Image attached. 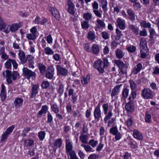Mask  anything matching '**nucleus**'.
<instances>
[{
	"instance_id": "nucleus-1",
	"label": "nucleus",
	"mask_w": 159,
	"mask_h": 159,
	"mask_svg": "<svg viewBox=\"0 0 159 159\" xmlns=\"http://www.w3.org/2000/svg\"><path fill=\"white\" fill-rule=\"evenodd\" d=\"M98 59L95 61L93 64L94 67L97 69L100 74H102L104 72V69L109 65V62L106 58Z\"/></svg>"
},
{
	"instance_id": "nucleus-2",
	"label": "nucleus",
	"mask_w": 159,
	"mask_h": 159,
	"mask_svg": "<svg viewBox=\"0 0 159 159\" xmlns=\"http://www.w3.org/2000/svg\"><path fill=\"white\" fill-rule=\"evenodd\" d=\"M6 75L4 72H3V75L6 77L7 81L8 84H11L12 83V81L11 77L12 76V79L14 80H16L18 77L19 75V73L16 71L12 72L9 70H6L5 71Z\"/></svg>"
},
{
	"instance_id": "nucleus-3",
	"label": "nucleus",
	"mask_w": 159,
	"mask_h": 159,
	"mask_svg": "<svg viewBox=\"0 0 159 159\" xmlns=\"http://www.w3.org/2000/svg\"><path fill=\"white\" fill-rule=\"evenodd\" d=\"M115 63L120 69L119 75L122 77H126L127 68V65L124 63L123 61L119 60L115 61Z\"/></svg>"
},
{
	"instance_id": "nucleus-4",
	"label": "nucleus",
	"mask_w": 159,
	"mask_h": 159,
	"mask_svg": "<svg viewBox=\"0 0 159 159\" xmlns=\"http://www.w3.org/2000/svg\"><path fill=\"white\" fill-rule=\"evenodd\" d=\"M115 63L120 69L119 75L122 77H126L127 68V65L124 63L123 61L119 60L115 61Z\"/></svg>"
},
{
	"instance_id": "nucleus-5",
	"label": "nucleus",
	"mask_w": 159,
	"mask_h": 159,
	"mask_svg": "<svg viewBox=\"0 0 159 159\" xmlns=\"http://www.w3.org/2000/svg\"><path fill=\"white\" fill-rule=\"evenodd\" d=\"M141 57L145 58L148 55V49L147 45V42L144 39H142L140 42Z\"/></svg>"
},
{
	"instance_id": "nucleus-6",
	"label": "nucleus",
	"mask_w": 159,
	"mask_h": 159,
	"mask_svg": "<svg viewBox=\"0 0 159 159\" xmlns=\"http://www.w3.org/2000/svg\"><path fill=\"white\" fill-rule=\"evenodd\" d=\"M102 107L104 111V113L105 115H106L104 118V121L105 123L107 122L108 120L110 119L112 116L113 114L111 111H109L107 113V111L108 109V105L107 103H105L103 104Z\"/></svg>"
},
{
	"instance_id": "nucleus-7",
	"label": "nucleus",
	"mask_w": 159,
	"mask_h": 159,
	"mask_svg": "<svg viewBox=\"0 0 159 159\" xmlns=\"http://www.w3.org/2000/svg\"><path fill=\"white\" fill-rule=\"evenodd\" d=\"M141 95L145 99H152L153 98V92L149 89L145 88L142 90Z\"/></svg>"
},
{
	"instance_id": "nucleus-8",
	"label": "nucleus",
	"mask_w": 159,
	"mask_h": 159,
	"mask_svg": "<svg viewBox=\"0 0 159 159\" xmlns=\"http://www.w3.org/2000/svg\"><path fill=\"white\" fill-rule=\"evenodd\" d=\"M101 112L100 108V105L99 103L95 108L93 115L94 119L97 122H98L100 119H102Z\"/></svg>"
},
{
	"instance_id": "nucleus-9",
	"label": "nucleus",
	"mask_w": 159,
	"mask_h": 159,
	"mask_svg": "<svg viewBox=\"0 0 159 159\" xmlns=\"http://www.w3.org/2000/svg\"><path fill=\"white\" fill-rule=\"evenodd\" d=\"M23 75L25 76L28 79L31 77H35L36 74L34 72L32 71L26 67H24L23 69Z\"/></svg>"
},
{
	"instance_id": "nucleus-10",
	"label": "nucleus",
	"mask_w": 159,
	"mask_h": 159,
	"mask_svg": "<svg viewBox=\"0 0 159 159\" xmlns=\"http://www.w3.org/2000/svg\"><path fill=\"white\" fill-rule=\"evenodd\" d=\"M67 5L68 6L67 11L71 15L74 16L76 11L75 5L71 0H68Z\"/></svg>"
},
{
	"instance_id": "nucleus-11",
	"label": "nucleus",
	"mask_w": 159,
	"mask_h": 159,
	"mask_svg": "<svg viewBox=\"0 0 159 159\" xmlns=\"http://www.w3.org/2000/svg\"><path fill=\"white\" fill-rule=\"evenodd\" d=\"M54 69L52 66H49L47 69V72L46 74V77L49 79H51L53 77Z\"/></svg>"
},
{
	"instance_id": "nucleus-12",
	"label": "nucleus",
	"mask_w": 159,
	"mask_h": 159,
	"mask_svg": "<svg viewBox=\"0 0 159 159\" xmlns=\"http://www.w3.org/2000/svg\"><path fill=\"white\" fill-rule=\"evenodd\" d=\"M66 152L68 155V153H70L72 151H74V150H72V144L69 139H66Z\"/></svg>"
},
{
	"instance_id": "nucleus-13",
	"label": "nucleus",
	"mask_w": 159,
	"mask_h": 159,
	"mask_svg": "<svg viewBox=\"0 0 159 159\" xmlns=\"http://www.w3.org/2000/svg\"><path fill=\"white\" fill-rule=\"evenodd\" d=\"M56 68L57 74L63 76H66L67 74L68 71L66 69L62 67L61 66L57 65Z\"/></svg>"
},
{
	"instance_id": "nucleus-14",
	"label": "nucleus",
	"mask_w": 159,
	"mask_h": 159,
	"mask_svg": "<svg viewBox=\"0 0 159 159\" xmlns=\"http://www.w3.org/2000/svg\"><path fill=\"white\" fill-rule=\"evenodd\" d=\"M74 90L71 88L70 89L68 90V96H71L72 99L71 101L73 104L75 103L78 98V95H76L75 93H74Z\"/></svg>"
},
{
	"instance_id": "nucleus-15",
	"label": "nucleus",
	"mask_w": 159,
	"mask_h": 159,
	"mask_svg": "<svg viewBox=\"0 0 159 159\" xmlns=\"http://www.w3.org/2000/svg\"><path fill=\"white\" fill-rule=\"evenodd\" d=\"M49 10L57 19V20L60 19V16L59 12L56 8L53 7H50L49 8Z\"/></svg>"
},
{
	"instance_id": "nucleus-16",
	"label": "nucleus",
	"mask_w": 159,
	"mask_h": 159,
	"mask_svg": "<svg viewBox=\"0 0 159 159\" xmlns=\"http://www.w3.org/2000/svg\"><path fill=\"white\" fill-rule=\"evenodd\" d=\"M117 22L118 26L122 30H125V21L124 20L118 18L117 20Z\"/></svg>"
},
{
	"instance_id": "nucleus-17",
	"label": "nucleus",
	"mask_w": 159,
	"mask_h": 159,
	"mask_svg": "<svg viewBox=\"0 0 159 159\" xmlns=\"http://www.w3.org/2000/svg\"><path fill=\"white\" fill-rule=\"evenodd\" d=\"M130 101L127 103L125 105V110L128 112H133L134 111V107L133 103Z\"/></svg>"
},
{
	"instance_id": "nucleus-18",
	"label": "nucleus",
	"mask_w": 159,
	"mask_h": 159,
	"mask_svg": "<svg viewBox=\"0 0 159 159\" xmlns=\"http://www.w3.org/2000/svg\"><path fill=\"white\" fill-rule=\"evenodd\" d=\"M122 84H120L116 86L112 90L111 96L112 97L116 96L118 94L120 91V89L122 86Z\"/></svg>"
},
{
	"instance_id": "nucleus-19",
	"label": "nucleus",
	"mask_w": 159,
	"mask_h": 159,
	"mask_svg": "<svg viewBox=\"0 0 159 159\" xmlns=\"http://www.w3.org/2000/svg\"><path fill=\"white\" fill-rule=\"evenodd\" d=\"M97 22L98 25H97L95 26V30L97 31L101 27L104 28L105 27L106 25L104 22L102 20L98 19L97 20Z\"/></svg>"
},
{
	"instance_id": "nucleus-20",
	"label": "nucleus",
	"mask_w": 159,
	"mask_h": 159,
	"mask_svg": "<svg viewBox=\"0 0 159 159\" xmlns=\"http://www.w3.org/2000/svg\"><path fill=\"white\" fill-rule=\"evenodd\" d=\"M23 100L22 98H17L14 100V104L16 108H19L23 103Z\"/></svg>"
},
{
	"instance_id": "nucleus-21",
	"label": "nucleus",
	"mask_w": 159,
	"mask_h": 159,
	"mask_svg": "<svg viewBox=\"0 0 159 159\" xmlns=\"http://www.w3.org/2000/svg\"><path fill=\"white\" fill-rule=\"evenodd\" d=\"M48 110V107L47 105H45L42 106L41 110L39 111L37 115V117L39 118L41 117L43 114H45L46 113Z\"/></svg>"
},
{
	"instance_id": "nucleus-22",
	"label": "nucleus",
	"mask_w": 159,
	"mask_h": 159,
	"mask_svg": "<svg viewBox=\"0 0 159 159\" xmlns=\"http://www.w3.org/2000/svg\"><path fill=\"white\" fill-rule=\"evenodd\" d=\"M2 89L1 93L2 95L1 100L2 101H4L7 98V95L6 92V87L3 84H1Z\"/></svg>"
},
{
	"instance_id": "nucleus-23",
	"label": "nucleus",
	"mask_w": 159,
	"mask_h": 159,
	"mask_svg": "<svg viewBox=\"0 0 159 159\" xmlns=\"http://www.w3.org/2000/svg\"><path fill=\"white\" fill-rule=\"evenodd\" d=\"M133 135L134 138L139 140H142L143 139V137L142 134L137 129H135L134 130Z\"/></svg>"
},
{
	"instance_id": "nucleus-24",
	"label": "nucleus",
	"mask_w": 159,
	"mask_h": 159,
	"mask_svg": "<svg viewBox=\"0 0 159 159\" xmlns=\"http://www.w3.org/2000/svg\"><path fill=\"white\" fill-rule=\"evenodd\" d=\"M62 144V140L60 138L58 139L55 140L54 143V146H53V150L55 152L58 148L61 147Z\"/></svg>"
},
{
	"instance_id": "nucleus-25",
	"label": "nucleus",
	"mask_w": 159,
	"mask_h": 159,
	"mask_svg": "<svg viewBox=\"0 0 159 159\" xmlns=\"http://www.w3.org/2000/svg\"><path fill=\"white\" fill-rule=\"evenodd\" d=\"M21 25L20 23H19L18 24L15 23L13 24L10 26L11 31L12 32H15L21 26Z\"/></svg>"
},
{
	"instance_id": "nucleus-26",
	"label": "nucleus",
	"mask_w": 159,
	"mask_h": 159,
	"mask_svg": "<svg viewBox=\"0 0 159 159\" xmlns=\"http://www.w3.org/2000/svg\"><path fill=\"white\" fill-rule=\"evenodd\" d=\"M143 68L142 65L141 63H138L136 66H135L134 69L132 71V74H136L139 72Z\"/></svg>"
},
{
	"instance_id": "nucleus-27",
	"label": "nucleus",
	"mask_w": 159,
	"mask_h": 159,
	"mask_svg": "<svg viewBox=\"0 0 159 159\" xmlns=\"http://www.w3.org/2000/svg\"><path fill=\"white\" fill-rule=\"evenodd\" d=\"M90 76L88 74L86 77H82L81 79V81L83 85H86L88 84L90 81Z\"/></svg>"
},
{
	"instance_id": "nucleus-28",
	"label": "nucleus",
	"mask_w": 159,
	"mask_h": 159,
	"mask_svg": "<svg viewBox=\"0 0 159 159\" xmlns=\"http://www.w3.org/2000/svg\"><path fill=\"white\" fill-rule=\"evenodd\" d=\"M51 109L52 111L55 114L58 113L59 111V107L55 103L51 104Z\"/></svg>"
},
{
	"instance_id": "nucleus-29",
	"label": "nucleus",
	"mask_w": 159,
	"mask_h": 159,
	"mask_svg": "<svg viewBox=\"0 0 159 159\" xmlns=\"http://www.w3.org/2000/svg\"><path fill=\"white\" fill-rule=\"evenodd\" d=\"M39 87V85H35L33 86L32 90L31 98L35 97L36 95L38 93Z\"/></svg>"
},
{
	"instance_id": "nucleus-30",
	"label": "nucleus",
	"mask_w": 159,
	"mask_h": 159,
	"mask_svg": "<svg viewBox=\"0 0 159 159\" xmlns=\"http://www.w3.org/2000/svg\"><path fill=\"white\" fill-rule=\"evenodd\" d=\"M88 137L87 135L81 133L80 136V140L81 141L82 143H88Z\"/></svg>"
},
{
	"instance_id": "nucleus-31",
	"label": "nucleus",
	"mask_w": 159,
	"mask_h": 159,
	"mask_svg": "<svg viewBox=\"0 0 159 159\" xmlns=\"http://www.w3.org/2000/svg\"><path fill=\"white\" fill-rule=\"evenodd\" d=\"M34 142L33 140L31 139H27L25 140L24 143V147H30L33 146L34 144Z\"/></svg>"
},
{
	"instance_id": "nucleus-32",
	"label": "nucleus",
	"mask_w": 159,
	"mask_h": 159,
	"mask_svg": "<svg viewBox=\"0 0 159 159\" xmlns=\"http://www.w3.org/2000/svg\"><path fill=\"white\" fill-rule=\"evenodd\" d=\"M127 12L129 16V19L132 20H134L135 19V13L131 9H128Z\"/></svg>"
},
{
	"instance_id": "nucleus-33",
	"label": "nucleus",
	"mask_w": 159,
	"mask_h": 159,
	"mask_svg": "<svg viewBox=\"0 0 159 159\" xmlns=\"http://www.w3.org/2000/svg\"><path fill=\"white\" fill-rule=\"evenodd\" d=\"M38 66L40 73L41 74L44 73L46 70V66L42 63H38Z\"/></svg>"
},
{
	"instance_id": "nucleus-34",
	"label": "nucleus",
	"mask_w": 159,
	"mask_h": 159,
	"mask_svg": "<svg viewBox=\"0 0 159 159\" xmlns=\"http://www.w3.org/2000/svg\"><path fill=\"white\" fill-rule=\"evenodd\" d=\"M115 53L117 57L121 59L123 57L124 54L121 49L118 48L115 51Z\"/></svg>"
},
{
	"instance_id": "nucleus-35",
	"label": "nucleus",
	"mask_w": 159,
	"mask_h": 159,
	"mask_svg": "<svg viewBox=\"0 0 159 159\" xmlns=\"http://www.w3.org/2000/svg\"><path fill=\"white\" fill-rule=\"evenodd\" d=\"M116 35L115 37V39L117 40H119L121 37L122 35V32L118 28H117L116 30Z\"/></svg>"
},
{
	"instance_id": "nucleus-36",
	"label": "nucleus",
	"mask_w": 159,
	"mask_h": 159,
	"mask_svg": "<svg viewBox=\"0 0 159 159\" xmlns=\"http://www.w3.org/2000/svg\"><path fill=\"white\" fill-rule=\"evenodd\" d=\"M129 29L134 32L135 34H138L139 32V28L137 26L133 25H129Z\"/></svg>"
},
{
	"instance_id": "nucleus-37",
	"label": "nucleus",
	"mask_w": 159,
	"mask_h": 159,
	"mask_svg": "<svg viewBox=\"0 0 159 159\" xmlns=\"http://www.w3.org/2000/svg\"><path fill=\"white\" fill-rule=\"evenodd\" d=\"M58 93L61 95L63 93L64 90V85L61 82H59L58 83Z\"/></svg>"
},
{
	"instance_id": "nucleus-38",
	"label": "nucleus",
	"mask_w": 159,
	"mask_h": 159,
	"mask_svg": "<svg viewBox=\"0 0 159 159\" xmlns=\"http://www.w3.org/2000/svg\"><path fill=\"white\" fill-rule=\"evenodd\" d=\"M83 17L86 21H89L92 19V14L89 12L84 13Z\"/></svg>"
},
{
	"instance_id": "nucleus-39",
	"label": "nucleus",
	"mask_w": 159,
	"mask_h": 159,
	"mask_svg": "<svg viewBox=\"0 0 159 159\" xmlns=\"http://www.w3.org/2000/svg\"><path fill=\"white\" fill-rule=\"evenodd\" d=\"M100 2L102 6V8L104 11L106 12L107 10V3L106 0H100Z\"/></svg>"
},
{
	"instance_id": "nucleus-40",
	"label": "nucleus",
	"mask_w": 159,
	"mask_h": 159,
	"mask_svg": "<svg viewBox=\"0 0 159 159\" xmlns=\"http://www.w3.org/2000/svg\"><path fill=\"white\" fill-rule=\"evenodd\" d=\"M129 89L127 88H124L122 92V96L123 98H125L128 96Z\"/></svg>"
},
{
	"instance_id": "nucleus-41",
	"label": "nucleus",
	"mask_w": 159,
	"mask_h": 159,
	"mask_svg": "<svg viewBox=\"0 0 159 159\" xmlns=\"http://www.w3.org/2000/svg\"><path fill=\"white\" fill-rule=\"evenodd\" d=\"M140 24L142 27L145 28H149L151 26V24L149 23H147L144 20H143L140 22Z\"/></svg>"
},
{
	"instance_id": "nucleus-42",
	"label": "nucleus",
	"mask_w": 159,
	"mask_h": 159,
	"mask_svg": "<svg viewBox=\"0 0 159 159\" xmlns=\"http://www.w3.org/2000/svg\"><path fill=\"white\" fill-rule=\"evenodd\" d=\"M151 120V116L150 114H149L148 111L145 112V121L146 123H150Z\"/></svg>"
},
{
	"instance_id": "nucleus-43",
	"label": "nucleus",
	"mask_w": 159,
	"mask_h": 159,
	"mask_svg": "<svg viewBox=\"0 0 159 159\" xmlns=\"http://www.w3.org/2000/svg\"><path fill=\"white\" fill-rule=\"evenodd\" d=\"M81 25L82 28L84 29H88L89 27L88 21H87L84 20L82 21Z\"/></svg>"
},
{
	"instance_id": "nucleus-44",
	"label": "nucleus",
	"mask_w": 159,
	"mask_h": 159,
	"mask_svg": "<svg viewBox=\"0 0 159 159\" xmlns=\"http://www.w3.org/2000/svg\"><path fill=\"white\" fill-rule=\"evenodd\" d=\"M95 38V34L93 32L90 31L88 33V39L91 40H94Z\"/></svg>"
},
{
	"instance_id": "nucleus-45",
	"label": "nucleus",
	"mask_w": 159,
	"mask_h": 159,
	"mask_svg": "<svg viewBox=\"0 0 159 159\" xmlns=\"http://www.w3.org/2000/svg\"><path fill=\"white\" fill-rule=\"evenodd\" d=\"M31 128L30 127H27L25 128L22 131L21 134L23 137H25L27 133H28L30 130Z\"/></svg>"
},
{
	"instance_id": "nucleus-46",
	"label": "nucleus",
	"mask_w": 159,
	"mask_h": 159,
	"mask_svg": "<svg viewBox=\"0 0 159 159\" xmlns=\"http://www.w3.org/2000/svg\"><path fill=\"white\" fill-rule=\"evenodd\" d=\"M11 59H9L4 64L5 67L7 69H11Z\"/></svg>"
},
{
	"instance_id": "nucleus-47",
	"label": "nucleus",
	"mask_w": 159,
	"mask_h": 159,
	"mask_svg": "<svg viewBox=\"0 0 159 159\" xmlns=\"http://www.w3.org/2000/svg\"><path fill=\"white\" fill-rule=\"evenodd\" d=\"M149 30L150 33L149 37L151 39H152L156 34V32L154 29L151 27L149 28Z\"/></svg>"
},
{
	"instance_id": "nucleus-48",
	"label": "nucleus",
	"mask_w": 159,
	"mask_h": 159,
	"mask_svg": "<svg viewBox=\"0 0 159 159\" xmlns=\"http://www.w3.org/2000/svg\"><path fill=\"white\" fill-rule=\"evenodd\" d=\"M45 134V133L44 131H41L39 133L38 136L40 140L42 141L43 139Z\"/></svg>"
},
{
	"instance_id": "nucleus-49",
	"label": "nucleus",
	"mask_w": 159,
	"mask_h": 159,
	"mask_svg": "<svg viewBox=\"0 0 159 159\" xmlns=\"http://www.w3.org/2000/svg\"><path fill=\"white\" fill-rule=\"evenodd\" d=\"M15 127V126L14 125H13L11 126L6 129L5 132L9 135L12 132L13 130L14 129Z\"/></svg>"
},
{
	"instance_id": "nucleus-50",
	"label": "nucleus",
	"mask_w": 159,
	"mask_h": 159,
	"mask_svg": "<svg viewBox=\"0 0 159 159\" xmlns=\"http://www.w3.org/2000/svg\"><path fill=\"white\" fill-rule=\"evenodd\" d=\"M28 59H31V61H30V63L29 65V67L30 68H34V66L33 64L34 62L33 60L34 58V57L31 56L30 55L28 56Z\"/></svg>"
},
{
	"instance_id": "nucleus-51",
	"label": "nucleus",
	"mask_w": 159,
	"mask_h": 159,
	"mask_svg": "<svg viewBox=\"0 0 159 159\" xmlns=\"http://www.w3.org/2000/svg\"><path fill=\"white\" fill-rule=\"evenodd\" d=\"M88 143L93 148H94L98 144V142L97 141H95L94 139H92L89 141Z\"/></svg>"
},
{
	"instance_id": "nucleus-52",
	"label": "nucleus",
	"mask_w": 159,
	"mask_h": 159,
	"mask_svg": "<svg viewBox=\"0 0 159 159\" xmlns=\"http://www.w3.org/2000/svg\"><path fill=\"white\" fill-rule=\"evenodd\" d=\"M93 51L94 53L96 54L99 52V47L96 44H93Z\"/></svg>"
},
{
	"instance_id": "nucleus-53",
	"label": "nucleus",
	"mask_w": 159,
	"mask_h": 159,
	"mask_svg": "<svg viewBox=\"0 0 159 159\" xmlns=\"http://www.w3.org/2000/svg\"><path fill=\"white\" fill-rule=\"evenodd\" d=\"M102 37L105 39H107L109 38L110 34L106 31H103L102 33Z\"/></svg>"
},
{
	"instance_id": "nucleus-54",
	"label": "nucleus",
	"mask_w": 159,
	"mask_h": 159,
	"mask_svg": "<svg viewBox=\"0 0 159 159\" xmlns=\"http://www.w3.org/2000/svg\"><path fill=\"white\" fill-rule=\"evenodd\" d=\"M136 97V93L135 92L132 90L131 93V94L129 98V99L130 101H132Z\"/></svg>"
},
{
	"instance_id": "nucleus-55",
	"label": "nucleus",
	"mask_w": 159,
	"mask_h": 159,
	"mask_svg": "<svg viewBox=\"0 0 159 159\" xmlns=\"http://www.w3.org/2000/svg\"><path fill=\"white\" fill-rule=\"evenodd\" d=\"M45 51V53L48 55H52L54 53L53 51L49 47H46Z\"/></svg>"
},
{
	"instance_id": "nucleus-56",
	"label": "nucleus",
	"mask_w": 159,
	"mask_h": 159,
	"mask_svg": "<svg viewBox=\"0 0 159 159\" xmlns=\"http://www.w3.org/2000/svg\"><path fill=\"white\" fill-rule=\"evenodd\" d=\"M113 135L115 136V139L116 140H120L122 137V134L119 132L118 130Z\"/></svg>"
},
{
	"instance_id": "nucleus-57",
	"label": "nucleus",
	"mask_w": 159,
	"mask_h": 159,
	"mask_svg": "<svg viewBox=\"0 0 159 159\" xmlns=\"http://www.w3.org/2000/svg\"><path fill=\"white\" fill-rule=\"evenodd\" d=\"M26 37L29 39L34 40L36 38V34L31 33L28 34Z\"/></svg>"
},
{
	"instance_id": "nucleus-58",
	"label": "nucleus",
	"mask_w": 159,
	"mask_h": 159,
	"mask_svg": "<svg viewBox=\"0 0 159 159\" xmlns=\"http://www.w3.org/2000/svg\"><path fill=\"white\" fill-rule=\"evenodd\" d=\"M118 131L117 128L116 126H115L111 128L110 130V133L112 135H114Z\"/></svg>"
},
{
	"instance_id": "nucleus-59",
	"label": "nucleus",
	"mask_w": 159,
	"mask_h": 159,
	"mask_svg": "<svg viewBox=\"0 0 159 159\" xmlns=\"http://www.w3.org/2000/svg\"><path fill=\"white\" fill-rule=\"evenodd\" d=\"M68 155L70 156L71 159H78L75 151H72L70 153H68Z\"/></svg>"
},
{
	"instance_id": "nucleus-60",
	"label": "nucleus",
	"mask_w": 159,
	"mask_h": 159,
	"mask_svg": "<svg viewBox=\"0 0 159 159\" xmlns=\"http://www.w3.org/2000/svg\"><path fill=\"white\" fill-rule=\"evenodd\" d=\"M49 86V83L47 81H44L42 84V87L43 89H46Z\"/></svg>"
},
{
	"instance_id": "nucleus-61",
	"label": "nucleus",
	"mask_w": 159,
	"mask_h": 159,
	"mask_svg": "<svg viewBox=\"0 0 159 159\" xmlns=\"http://www.w3.org/2000/svg\"><path fill=\"white\" fill-rule=\"evenodd\" d=\"M129 82L130 84V87L132 90H134L136 88V84L134 81L130 80Z\"/></svg>"
},
{
	"instance_id": "nucleus-62",
	"label": "nucleus",
	"mask_w": 159,
	"mask_h": 159,
	"mask_svg": "<svg viewBox=\"0 0 159 159\" xmlns=\"http://www.w3.org/2000/svg\"><path fill=\"white\" fill-rule=\"evenodd\" d=\"M8 135L6 133L4 132L2 135L1 136V141L2 142H3L5 140H6L8 136Z\"/></svg>"
},
{
	"instance_id": "nucleus-63",
	"label": "nucleus",
	"mask_w": 159,
	"mask_h": 159,
	"mask_svg": "<svg viewBox=\"0 0 159 159\" xmlns=\"http://www.w3.org/2000/svg\"><path fill=\"white\" fill-rule=\"evenodd\" d=\"M47 118V123H51L53 120V118L51 114L49 112L48 114Z\"/></svg>"
},
{
	"instance_id": "nucleus-64",
	"label": "nucleus",
	"mask_w": 159,
	"mask_h": 159,
	"mask_svg": "<svg viewBox=\"0 0 159 159\" xmlns=\"http://www.w3.org/2000/svg\"><path fill=\"white\" fill-rule=\"evenodd\" d=\"M92 7L93 10H98V4L97 1H94L92 3Z\"/></svg>"
}]
</instances>
